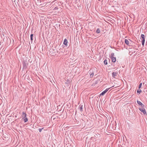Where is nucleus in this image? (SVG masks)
<instances>
[{
	"label": "nucleus",
	"mask_w": 147,
	"mask_h": 147,
	"mask_svg": "<svg viewBox=\"0 0 147 147\" xmlns=\"http://www.w3.org/2000/svg\"><path fill=\"white\" fill-rule=\"evenodd\" d=\"M114 53H112L111 54V58H112L114 57Z\"/></svg>",
	"instance_id": "16"
},
{
	"label": "nucleus",
	"mask_w": 147,
	"mask_h": 147,
	"mask_svg": "<svg viewBox=\"0 0 147 147\" xmlns=\"http://www.w3.org/2000/svg\"><path fill=\"white\" fill-rule=\"evenodd\" d=\"M95 69H90L89 70L90 71V77L92 78L93 77L94 75V71H95Z\"/></svg>",
	"instance_id": "3"
},
{
	"label": "nucleus",
	"mask_w": 147,
	"mask_h": 147,
	"mask_svg": "<svg viewBox=\"0 0 147 147\" xmlns=\"http://www.w3.org/2000/svg\"><path fill=\"white\" fill-rule=\"evenodd\" d=\"M104 64L105 65H107V62L106 59L104 61Z\"/></svg>",
	"instance_id": "15"
},
{
	"label": "nucleus",
	"mask_w": 147,
	"mask_h": 147,
	"mask_svg": "<svg viewBox=\"0 0 147 147\" xmlns=\"http://www.w3.org/2000/svg\"><path fill=\"white\" fill-rule=\"evenodd\" d=\"M142 91L140 89L138 90L137 91V92L139 94H140V93Z\"/></svg>",
	"instance_id": "17"
},
{
	"label": "nucleus",
	"mask_w": 147,
	"mask_h": 147,
	"mask_svg": "<svg viewBox=\"0 0 147 147\" xmlns=\"http://www.w3.org/2000/svg\"><path fill=\"white\" fill-rule=\"evenodd\" d=\"M139 109L141 112H142L144 115L146 114V111L144 107H141V108H139Z\"/></svg>",
	"instance_id": "4"
},
{
	"label": "nucleus",
	"mask_w": 147,
	"mask_h": 147,
	"mask_svg": "<svg viewBox=\"0 0 147 147\" xmlns=\"http://www.w3.org/2000/svg\"><path fill=\"white\" fill-rule=\"evenodd\" d=\"M117 72H113L112 73V76L114 78H115L116 77H117Z\"/></svg>",
	"instance_id": "7"
},
{
	"label": "nucleus",
	"mask_w": 147,
	"mask_h": 147,
	"mask_svg": "<svg viewBox=\"0 0 147 147\" xmlns=\"http://www.w3.org/2000/svg\"><path fill=\"white\" fill-rule=\"evenodd\" d=\"M58 9V8L57 7H55L54 8V9L55 10H56Z\"/></svg>",
	"instance_id": "20"
},
{
	"label": "nucleus",
	"mask_w": 147,
	"mask_h": 147,
	"mask_svg": "<svg viewBox=\"0 0 147 147\" xmlns=\"http://www.w3.org/2000/svg\"><path fill=\"white\" fill-rule=\"evenodd\" d=\"M141 38H142V45L144 46V44L145 41V36L143 34H142L141 36Z\"/></svg>",
	"instance_id": "2"
},
{
	"label": "nucleus",
	"mask_w": 147,
	"mask_h": 147,
	"mask_svg": "<svg viewBox=\"0 0 147 147\" xmlns=\"http://www.w3.org/2000/svg\"><path fill=\"white\" fill-rule=\"evenodd\" d=\"M78 109L82 112L83 111V105L81 104L79 106Z\"/></svg>",
	"instance_id": "8"
},
{
	"label": "nucleus",
	"mask_w": 147,
	"mask_h": 147,
	"mask_svg": "<svg viewBox=\"0 0 147 147\" xmlns=\"http://www.w3.org/2000/svg\"><path fill=\"white\" fill-rule=\"evenodd\" d=\"M110 88H107L105 90L103 91L100 94V96H103L109 89Z\"/></svg>",
	"instance_id": "5"
},
{
	"label": "nucleus",
	"mask_w": 147,
	"mask_h": 147,
	"mask_svg": "<svg viewBox=\"0 0 147 147\" xmlns=\"http://www.w3.org/2000/svg\"><path fill=\"white\" fill-rule=\"evenodd\" d=\"M137 102L138 104L139 105L141 106V107H144V105L142 103L140 102V101H139L138 100L137 101Z\"/></svg>",
	"instance_id": "6"
},
{
	"label": "nucleus",
	"mask_w": 147,
	"mask_h": 147,
	"mask_svg": "<svg viewBox=\"0 0 147 147\" xmlns=\"http://www.w3.org/2000/svg\"><path fill=\"white\" fill-rule=\"evenodd\" d=\"M100 32V30L99 28H98L96 31V32L97 33H99Z\"/></svg>",
	"instance_id": "14"
},
{
	"label": "nucleus",
	"mask_w": 147,
	"mask_h": 147,
	"mask_svg": "<svg viewBox=\"0 0 147 147\" xmlns=\"http://www.w3.org/2000/svg\"><path fill=\"white\" fill-rule=\"evenodd\" d=\"M63 44L64 45H65L66 46L67 45V40L66 39H65L64 40Z\"/></svg>",
	"instance_id": "9"
},
{
	"label": "nucleus",
	"mask_w": 147,
	"mask_h": 147,
	"mask_svg": "<svg viewBox=\"0 0 147 147\" xmlns=\"http://www.w3.org/2000/svg\"><path fill=\"white\" fill-rule=\"evenodd\" d=\"M26 114L24 112L22 113V115L20 117L22 118V121H24V122H26L28 121V119L26 117Z\"/></svg>",
	"instance_id": "1"
},
{
	"label": "nucleus",
	"mask_w": 147,
	"mask_h": 147,
	"mask_svg": "<svg viewBox=\"0 0 147 147\" xmlns=\"http://www.w3.org/2000/svg\"><path fill=\"white\" fill-rule=\"evenodd\" d=\"M43 129V128H41V129H39V131L40 132H41L42 130Z\"/></svg>",
	"instance_id": "19"
},
{
	"label": "nucleus",
	"mask_w": 147,
	"mask_h": 147,
	"mask_svg": "<svg viewBox=\"0 0 147 147\" xmlns=\"http://www.w3.org/2000/svg\"><path fill=\"white\" fill-rule=\"evenodd\" d=\"M112 59V61L113 62H115L116 61V58L115 57H114L111 58Z\"/></svg>",
	"instance_id": "12"
},
{
	"label": "nucleus",
	"mask_w": 147,
	"mask_h": 147,
	"mask_svg": "<svg viewBox=\"0 0 147 147\" xmlns=\"http://www.w3.org/2000/svg\"><path fill=\"white\" fill-rule=\"evenodd\" d=\"M142 86V83H140V84L138 88L139 89H140L141 88Z\"/></svg>",
	"instance_id": "18"
},
{
	"label": "nucleus",
	"mask_w": 147,
	"mask_h": 147,
	"mask_svg": "<svg viewBox=\"0 0 147 147\" xmlns=\"http://www.w3.org/2000/svg\"><path fill=\"white\" fill-rule=\"evenodd\" d=\"M28 65V64L24 62H23V68H26Z\"/></svg>",
	"instance_id": "11"
},
{
	"label": "nucleus",
	"mask_w": 147,
	"mask_h": 147,
	"mask_svg": "<svg viewBox=\"0 0 147 147\" xmlns=\"http://www.w3.org/2000/svg\"><path fill=\"white\" fill-rule=\"evenodd\" d=\"M33 34H31V35H30V40H31V42H32L33 40Z\"/></svg>",
	"instance_id": "13"
},
{
	"label": "nucleus",
	"mask_w": 147,
	"mask_h": 147,
	"mask_svg": "<svg viewBox=\"0 0 147 147\" xmlns=\"http://www.w3.org/2000/svg\"><path fill=\"white\" fill-rule=\"evenodd\" d=\"M125 43L128 45H129V42L128 40L125 39Z\"/></svg>",
	"instance_id": "10"
}]
</instances>
